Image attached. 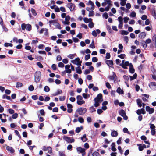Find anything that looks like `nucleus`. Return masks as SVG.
<instances>
[{"label": "nucleus", "instance_id": "1", "mask_svg": "<svg viewBox=\"0 0 156 156\" xmlns=\"http://www.w3.org/2000/svg\"><path fill=\"white\" fill-rule=\"evenodd\" d=\"M94 100L95 101L94 106L95 107H97L103 101L102 94L100 93L98 94L97 97L94 98Z\"/></svg>", "mask_w": 156, "mask_h": 156}, {"label": "nucleus", "instance_id": "2", "mask_svg": "<svg viewBox=\"0 0 156 156\" xmlns=\"http://www.w3.org/2000/svg\"><path fill=\"white\" fill-rule=\"evenodd\" d=\"M35 82L37 83L40 81L41 79V73L40 71H37L35 72L34 74Z\"/></svg>", "mask_w": 156, "mask_h": 156}, {"label": "nucleus", "instance_id": "3", "mask_svg": "<svg viewBox=\"0 0 156 156\" xmlns=\"http://www.w3.org/2000/svg\"><path fill=\"white\" fill-rule=\"evenodd\" d=\"M31 26L29 24H26L23 23L21 24V28L22 30H24L25 29L28 31H30L31 30Z\"/></svg>", "mask_w": 156, "mask_h": 156}, {"label": "nucleus", "instance_id": "4", "mask_svg": "<svg viewBox=\"0 0 156 156\" xmlns=\"http://www.w3.org/2000/svg\"><path fill=\"white\" fill-rule=\"evenodd\" d=\"M87 112V109L84 108H78L76 111V113H77L79 115H83Z\"/></svg>", "mask_w": 156, "mask_h": 156}, {"label": "nucleus", "instance_id": "5", "mask_svg": "<svg viewBox=\"0 0 156 156\" xmlns=\"http://www.w3.org/2000/svg\"><path fill=\"white\" fill-rule=\"evenodd\" d=\"M71 62L74 64H76L78 66H81L82 61H80V58L77 57L75 59L71 60Z\"/></svg>", "mask_w": 156, "mask_h": 156}, {"label": "nucleus", "instance_id": "6", "mask_svg": "<svg viewBox=\"0 0 156 156\" xmlns=\"http://www.w3.org/2000/svg\"><path fill=\"white\" fill-rule=\"evenodd\" d=\"M149 124L150 125L151 134L153 136H154L156 133L155 126L154 124L151 123H150Z\"/></svg>", "mask_w": 156, "mask_h": 156}, {"label": "nucleus", "instance_id": "7", "mask_svg": "<svg viewBox=\"0 0 156 156\" xmlns=\"http://www.w3.org/2000/svg\"><path fill=\"white\" fill-rule=\"evenodd\" d=\"M66 6L70 9L71 11H73L75 7V5L71 3L67 4Z\"/></svg>", "mask_w": 156, "mask_h": 156}, {"label": "nucleus", "instance_id": "8", "mask_svg": "<svg viewBox=\"0 0 156 156\" xmlns=\"http://www.w3.org/2000/svg\"><path fill=\"white\" fill-rule=\"evenodd\" d=\"M70 17L69 15L66 16L65 18V21H62L63 23L65 25H69L70 24L69 20Z\"/></svg>", "mask_w": 156, "mask_h": 156}, {"label": "nucleus", "instance_id": "9", "mask_svg": "<svg viewBox=\"0 0 156 156\" xmlns=\"http://www.w3.org/2000/svg\"><path fill=\"white\" fill-rule=\"evenodd\" d=\"M63 139L65 141L67 142V143H69L74 142L75 141V140L74 139H71L70 137L68 136H64Z\"/></svg>", "mask_w": 156, "mask_h": 156}, {"label": "nucleus", "instance_id": "10", "mask_svg": "<svg viewBox=\"0 0 156 156\" xmlns=\"http://www.w3.org/2000/svg\"><path fill=\"white\" fill-rule=\"evenodd\" d=\"M145 108L146 111L148 112V113L149 114H152L154 113V108H151L148 106H146Z\"/></svg>", "mask_w": 156, "mask_h": 156}, {"label": "nucleus", "instance_id": "11", "mask_svg": "<svg viewBox=\"0 0 156 156\" xmlns=\"http://www.w3.org/2000/svg\"><path fill=\"white\" fill-rule=\"evenodd\" d=\"M6 150L11 154H13L15 152V150L14 148L11 147L7 146L6 147Z\"/></svg>", "mask_w": 156, "mask_h": 156}, {"label": "nucleus", "instance_id": "12", "mask_svg": "<svg viewBox=\"0 0 156 156\" xmlns=\"http://www.w3.org/2000/svg\"><path fill=\"white\" fill-rule=\"evenodd\" d=\"M149 86L152 89H156V83L151 82L149 84Z\"/></svg>", "mask_w": 156, "mask_h": 156}, {"label": "nucleus", "instance_id": "13", "mask_svg": "<svg viewBox=\"0 0 156 156\" xmlns=\"http://www.w3.org/2000/svg\"><path fill=\"white\" fill-rule=\"evenodd\" d=\"M101 31L99 29H97L96 30H93L92 32V35L94 37H96L97 36L98 34H99L100 33Z\"/></svg>", "mask_w": 156, "mask_h": 156}, {"label": "nucleus", "instance_id": "14", "mask_svg": "<svg viewBox=\"0 0 156 156\" xmlns=\"http://www.w3.org/2000/svg\"><path fill=\"white\" fill-rule=\"evenodd\" d=\"M70 65H67L65 66V68L66 69V71L68 73H71V70L69 69L70 67Z\"/></svg>", "mask_w": 156, "mask_h": 156}, {"label": "nucleus", "instance_id": "15", "mask_svg": "<svg viewBox=\"0 0 156 156\" xmlns=\"http://www.w3.org/2000/svg\"><path fill=\"white\" fill-rule=\"evenodd\" d=\"M106 63L110 67H112L113 65V62L112 60H106L105 61Z\"/></svg>", "mask_w": 156, "mask_h": 156}, {"label": "nucleus", "instance_id": "16", "mask_svg": "<svg viewBox=\"0 0 156 156\" xmlns=\"http://www.w3.org/2000/svg\"><path fill=\"white\" fill-rule=\"evenodd\" d=\"M76 150L79 154L83 152V151L86 150V149L84 148H82L80 147H77L76 148Z\"/></svg>", "mask_w": 156, "mask_h": 156}, {"label": "nucleus", "instance_id": "17", "mask_svg": "<svg viewBox=\"0 0 156 156\" xmlns=\"http://www.w3.org/2000/svg\"><path fill=\"white\" fill-rule=\"evenodd\" d=\"M146 35V34L144 32L140 33L138 35V37L140 39L144 38Z\"/></svg>", "mask_w": 156, "mask_h": 156}, {"label": "nucleus", "instance_id": "18", "mask_svg": "<svg viewBox=\"0 0 156 156\" xmlns=\"http://www.w3.org/2000/svg\"><path fill=\"white\" fill-rule=\"evenodd\" d=\"M143 97L142 99L144 101H148L147 99L149 97V95L146 94H142Z\"/></svg>", "mask_w": 156, "mask_h": 156}, {"label": "nucleus", "instance_id": "19", "mask_svg": "<svg viewBox=\"0 0 156 156\" xmlns=\"http://www.w3.org/2000/svg\"><path fill=\"white\" fill-rule=\"evenodd\" d=\"M116 76V74L114 72L112 73V75L108 77V78L111 80H114V82L115 80V77Z\"/></svg>", "mask_w": 156, "mask_h": 156}, {"label": "nucleus", "instance_id": "20", "mask_svg": "<svg viewBox=\"0 0 156 156\" xmlns=\"http://www.w3.org/2000/svg\"><path fill=\"white\" fill-rule=\"evenodd\" d=\"M129 71L131 73H134L135 70L133 68V66L131 63L129 65Z\"/></svg>", "mask_w": 156, "mask_h": 156}, {"label": "nucleus", "instance_id": "21", "mask_svg": "<svg viewBox=\"0 0 156 156\" xmlns=\"http://www.w3.org/2000/svg\"><path fill=\"white\" fill-rule=\"evenodd\" d=\"M111 135L112 137H116L118 135V133L116 131L111 130Z\"/></svg>", "mask_w": 156, "mask_h": 156}, {"label": "nucleus", "instance_id": "22", "mask_svg": "<svg viewBox=\"0 0 156 156\" xmlns=\"http://www.w3.org/2000/svg\"><path fill=\"white\" fill-rule=\"evenodd\" d=\"M75 69L77 73L79 74H81L82 73V71L80 66H79L78 67H76Z\"/></svg>", "mask_w": 156, "mask_h": 156}, {"label": "nucleus", "instance_id": "23", "mask_svg": "<svg viewBox=\"0 0 156 156\" xmlns=\"http://www.w3.org/2000/svg\"><path fill=\"white\" fill-rule=\"evenodd\" d=\"M62 93V90L60 89H58L57 91L54 93V94H53L52 95L54 96H57L59 94H60Z\"/></svg>", "mask_w": 156, "mask_h": 156}, {"label": "nucleus", "instance_id": "24", "mask_svg": "<svg viewBox=\"0 0 156 156\" xmlns=\"http://www.w3.org/2000/svg\"><path fill=\"white\" fill-rule=\"evenodd\" d=\"M116 92L119 94H124V92L123 90L121 89L120 87L118 88L116 90Z\"/></svg>", "mask_w": 156, "mask_h": 156}, {"label": "nucleus", "instance_id": "25", "mask_svg": "<svg viewBox=\"0 0 156 156\" xmlns=\"http://www.w3.org/2000/svg\"><path fill=\"white\" fill-rule=\"evenodd\" d=\"M137 105L138 106L141 107L142 106V101L141 99H138L136 100Z\"/></svg>", "mask_w": 156, "mask_h": 156}, {"label": "nucleus", "instance_id": "26", "mask_svg": "<svg viewBox=\"0 0 156 156\" xmlns=\"http://www.w3.org/2000/svg\"><path fill=\"white\" fill-rule=\"evenodd\" d=\"M140 43H141V45L144 48H147V44L146 43V42L144 41V40L142 41Z\"/></svg>", "mask_w": 156, "mask_h": 156}, {"label": "nucleus", "instance_id": "27", "mask_svg": "<svg viewBox=\"0 0 156 156\" xmlns=\"http://www.w3.org/2000/svg\"><path fill=\"white\" fill-rule=\"evenodd\" d=\"M111 149L113 151H115L116 149L115 147V144L114 143H112L111 144Z\"/></svg>", "mask_w": 156, "mask_h": 156}, {"label": "nucleus", "instance_id": "28", "mask_svg": "<svg viewBox=\"0 0 156 156\" xmlns=\"http://www.w3.org/2000/svg\"><path fill=\"white\" fill-rule=\"evenodd\" d=\"M151 14L153 16L154 18L156 19V13L155 12V10L154 9H153L151 11Z\"/></svg>", "mask_w": 156, "mask_h": 156}, {"label": "nucleus", "instance_id": "29", "mask_svg": "<svg viewBox=\"0 0 156 156\" xmlns=\"http://www.w3.org/2000/svg\"><path fill=\"white\" fill-rule=\"evenodd\" d=\"M119 113L122 116H123L126 114L125 112L122 109H121L119 111Z\"/></svg>", "mask_w": 156, "mask_h": 156}, {"label": "nucleus", "instance_id": "30", "mask_svg": "<svg viewBox=\"0 0 156 156\" xmlns=\"http://www.w3.org/2000/svg\"><path fill=\"white\" fill-rule=\"evenodd\" d=\"M86 134H84L83 136L81 137L82 140L83 142H85L87 140V138L86 137Z\"/></svg>", "mask_w": 156, "mask_h": 156}, {"label": "nucleus", "instance_id": "31", "mask_svg": "<svg viewBox=\"0 0 156 156\" xmlns=\"http://www.w3.org/2000/svg\"><path fill=\"white\" fill-rule=\"evenodd\" d=\"M2 98L3 99L6 98L7 99L10 100L11 99V98L10 96H8L5 94L2 96Z\"/></svg>", "mask_w": 156, "mask_h": 156}, {"label": "nucleus", "instance_id": "32", "mask_svg": "<svg viewBox=\"0 0 156 156\" xmlns=\"http://www.w3.org/2000/svg\"><path fill=\"white\" fill-rule=\"evenodd\" d=\"M44 90L46 92H48L50 90V89L48 86H46L44 88Z\"/></svg>", "mask_w": 156, "mask_h": 156}, {"label": "nucleus", "instance_id": "33", "mask_svg": "<svg viewBox=\"0 0 156 156\" xmlns=\"http://www.w3.org/2000/svg\"><path fill=\"white\" fill-rule=\"evenodd\" d=\"M78 120L79 122L81 123H83L84 122L83 119L82 117H79L78 118Z\"/></svg>", "mask_w": 156, "mask_h": 156}, {"label": "nucleus", "instance_id": "34", "mask_svg": "<svg viewBox=\"0 0 156 156\" xmlns=\"http://www.w3.org/2000/svg\"><path fill=\"white\" fill-rule=\"evenodd\" d=\"M89 47L92 48H95L94 42V40L92 41L91 44L90 45Z\"/></svg>", "mask_w": 156, "mask_h": 156}, {"label": "nucleus", "instance_id": "35", "mask_svg": "<svg viewBox=\"0 0 156 156\" xmlns=\"http://www.w3.org/2000/svg\"><path fill=\"white\" fill-rule=\"evenodd\" d=\"M127 0H120L121 2L120 5L121 6H124L126 4V2Z\"/></svg>", "mask_w": 156, "mask_h": 156}, {"label": "nucleus", "instance_id": "36", "mask_svg": "<svg viewBox=\"0 0 156 156\" xmlns=\"http://www.w3.org/2000/svg\"><path fill=\"white\" fill-rule=\"evenodd\" d=\"M128 34L129 32L128 31L124 30H122L121 32V34L122 35H127Z\"/></svg>", "mask_w": 156, "mask_h": 156}, {"label": "nucleus", "instance_id": "37", "mask_svg": "<svg viewBox=\"0 0 156 156\" xmlns=\"http://www.w3.org/2000/svg\"><path fill=\"white\" fill-rule=\"evenodd\" d=\"M104 1L107 2L108 4V6H109V7H111V6L112 5V2L111 0H104Z\"/></svg>", "mask_w": 156, "mask_h": 156}, {"label": "nucleus", "instance_id": "38", "mask_svg": "<svg viewBox=\"0 0 156 156\" xmlns=\"http://www.w3.org/2000/svg\"><path fill=\"white\" fill-rule=\"evenodd\" d=\"M77 103L78 105H81L85 103V101L84 100L77 101Z\"/></svg>", "mask_w": 156, "mask_h": 156}, {"label": "nucleus", "instance_id": "39", "mask_svg": "<svg viewBox=\"0 0 156 156\" xmlns=\"http://www.w3.org/2000/svg\"><path fill=\"white\" fill-rule=\"evenodd\" d=\"M81 129H83L82 127H81V128L77 127L76 128L75 131L76 133H78L80 131Z\"/></svg>", "mask_w": 156, "mask_h": 156}, {"label": "nucleus", "instance_id": "40", "mask_svg": "<svg viewBox=\"0 0 156 156\" xmlns=\"http://www.w3.org/2000/svg\"><path fill=\"white\" fill-rule=\"evenodd\" d=\"M82 95L85 99H87L90 97L89 94H87L85 93H83Z\"/></svg>", "mask_w": 156, "mask_h": 156}, {"label": "nucleus", "instance_id": "41", "mask_svg": "<svg viewBox=\"0 0 156 156\" xmlns=\"http://www.w3.org/2000/svg\"><path fill=\"white\" fill-rule=\"evenodd\" d=\"M77 101H80L83 100V97L81 95H78L76 97Z\"/></svg>", "mask_w": 156, "mask_h": 156}, {"label": "nucleus", "instance_id": "42", "mask_svg": "<svg viewBox=\"0 0 156 156\" xmlns=\"http://www.w3.org/2000/svg\"><path fill=\"white\" fill-rule=\"evenodd\" d=\"M37 65L38 66V67L40 68H43V66L42 64L40 62H38L37 63Z\"/></svg>", "mask_w": 156, "mask_h": 156}, {"label": "nucleus", "instance_id": "43", "mask_svg": "<svg viewBox=\"0 0 156 156\" xmlns=\"http://www.w3.org/2000/svg\"><path fill=\"white\" fill-rule=\"evenodd\" d=\"M118 20L119 23H123L122 18L121 16H119L118 18Z\"/></svg>", "mask_w": 156, "mask_h": 156}, {"label": "nucleus", "instance_id": "44", "mask_svg": "<svg viewBox=\"0 0 156 156\" xmlns=\"http://www.w3.org/2000/svg\"><path fill=\"white\" fill-rule=\"evenodd\" d=\"M13 45L11 43H5L4 44V46L6 47H7L8 46L12 47Z\"/></svg>", "mask_w": 156, "mask_h": 156}, {"label": "nucleus", "instance_id": "45", "mask_svg": "<svg viewBox=\"0 0 156 156\" xmlns=\"http://www.w3.org/2000/svg\"><path fill=\"white\" fill-rule=\"evenodd\" d=\"M123 78L125 80V83L127 84V82L129 80V77L128 76L126 75H124L123 76Z\"/></svg>", "mask_w": 156, "mask_h": 156}, {"label": "nucleus", "instance_id": "46", "mask_svg": "<svg viewBox=\"0 0 156 156\" xmlns=\"http://www.w3.org/2000/svg\"><path fill=\"white\" fill-rule=\"evenodd\" d=\"M58 154L59 156H66L65 154V152L64 151H59Z\"/></svg>", "mask_w": 156, "mask_h": 156}, {"label": "nucleus", "instance_id": "47", "mask_svg": "<svg viewBox=\"0 0 156 156\" xmlns=\"http://www.w3.org/2000/svg\"><path fill=\"white\" fill-rule=\"evenodd\" d=\"M99 153L97 151L94 152L92 154V156H99Z\"/></svg>", "mask_w": 156, "mask_h": 156}, {"label": "nucleus", "instance_id": "48", "mask_svg": "<svg viewBox=\"0 0 156 156\" xmlns=\"http://www.w3.org/2000/svg\"><path fill=\"white\" fill-rule=\"evenodd\" d=\"M129 20V19L128 17H124V23H126Z\"/></svg>", "mask_w": 156, "mask_h": 156}, {"label": "nucleus", "instance_id": "49", "mask_svg": "<svg viewBox=\"0 0 156 156\" xmlns=\"http://www.w3.org/2000/svg\"><path fill=\"white\" fill-rule=\"evenodd\" d=\"M136 16V13L133 11L130 14V16L132 17H135Z\"/></svg>", "mask_w": 156, "mask_h": 156}, {"label": "nucleus", "instance_id": "50", "mask_svg": "<svg viewBox=\"0 0 156 156\" xmlns=\"http://www.w3.org/2000/svg\"><path fill=\"white\" fill-rule=\"evenodd\" d=\"M47 150L48 151V153L49 154L52 152V148L50 146L48 147Z\"/></svg>", "mask_w": 156, "mask_h": 156}, {"label": "nucleus", "instance_id": "51", "mask_svg": "<svg viewBox=\"0 0 156 156\" xmlns=\"http://www.w3.org/2000/svg\"><path fill=\"white\" fill-rule=\"evenodd\" d=\"M23 84L21 83L17 82L16 83V87L19 88L22 86Z\"/></svg>", "mask_w": 156, "mask_h": 156}, {"label": "nucleus", "instance_id": "52", "mask_svg": "<svg viewBox=\"0 0 156 156\" xmlns=\"http://www.w3.org/2000/svg\"><path fill=\"white\" fill-rule=\"evenodd\" d=\"M18 114L16 113H15L12 114V117L13 119H16L18 117Z\"/></svg>", "mask_w": 156, "mask_h": 156}, {"label": "nucleus", "instance_id": "53", "mask_svg": "<svg viewBox=\"0 0 156 156\" xmlns=\"http://www.w3.org/2000/svg\"><path fill=\"white\" fill-rule=\"evenodd\" d=\"M66 97L65 96H59V100L60 101H64Z\"/></svg>", "mask_w": 156, "mask_h": 156}, {"label": "nucleus", "instance_id": "54", "mask_svg": "<svg viewBox=\"0 0 156 156\" xmlns=\"http://www.w3.org/2000/svg\"><path fill=\"white\" fill-rule=\"evenodd\" d=\"M28 89L29 91H32L34 89V87L32 85H30L28 88Z\"/></svg>", "mask_w": 156, "mask_h": 156}, {"label": "nucleus", "instance_id": "55", "mask_svg": "<svg viewBox=\"0 0 156 156\" xmlns=\"http://www.w3.org/2000/svg\"><path fill=\"white\" fill-rule=\"evenodd\" d=\"M98 61V58L96 57H93L92 58V61L94 62H95Z\"/></svg>", "mask_w": 156, "mask_h": 156}, {"label": "nucleus", "instance_id": "56", "mask_svg": "<svg viewBox=\"0 0 156 156\" xmlns=\"http://www.w3.org/2000/svg\"><path fill=\"white\" fill-rule=\"evenodd\" d=\"M88 26L90 28H92L94 26V24L93 22L90 23L88 24Z\"/></svg>", "mask_w": 156, "mask_h": 156}, {"label": "nucleus", "instance_id": "57", "mask_svg": "<svg viewBox=\"0 0 156 156\" xmlns=\"http://www.w3.org/2000/svg\"><path fill=\"white\" fill-rule=\"evenodd\" d=\"M103 16L105 19H107L108 17V13L106 12H105L103 14Z\"/></svg>", "mask_w": 156, "mask_h": 156}, {"label": "nucleus", "instance_id": "58", "mask_svg": "<svg viewBox=\"0 0 156 156\" xmlns=\"http://www.w3.org/2000/svg\"><path fill=\"white\" fill-rule=\"evenodd\" d=\"M58 66L59 67L63 68L64 66V64L62 62H60L58 63Z\"/></svg>", "mask_w": 156, "mask_h": 156}, {"label": "nucleus", "instance_id": "59", "mask_svg": "<svg viewBox=\"0 0 156 156\" xmlns=\"http://www.w3.org/2000/svg\"><path fill=\"white\" fill-rule=\"evenodd\" d=\"M126 55L124 54H121L120 55H118V57L122 59H123L124 58Z\"/></svg>", "mask_w": 156, "mask_h": 156}, {"label": "nucleus", "instance_id": "60", "mask_svg": "<svg viewBox=\"0 0 156 156\" xmlns=\"http://www.w3.org/2000/svg\"><path fill=\"white\" fill-rule=\"evenodd\" d=\"M15 132L16 133V134L17 135V136H18L19 138L20 139L21 138V136L20 135L19 132L17 130H15Z\"/></svg>", "mask_w": 156, "mask_h": 156}, {"label": "nucleus", "instance_id": "61", "mask_svg": "<svg viewBox=\"0 0 156 156\" xmlns=\"http://www.w3.org/2000/svg\"><path fill=\"white\" fill-rule=\"evenodd\" d=\"M90 54L87 55L85 57V60L86 61L88 59H89L90 58Z\"/></svg>", "mask_w": 156, "mask_h": 156}, {"label": "nucleus", "instance_id": "62", "mask_svg": "<svg viewBox=\"0 0 156 156\" xmlns=\"http://www.w3.org/2000/svg\"><path fill=\"white\" fill-rule=\"evenodd\" d=\"M51 68L54 70H56V65L55 64H53L51 66Z\"/></svg>", "mask_w": 156, "mask_h": 156}, {"label": "nucleus", "instance_id": "63", "mask_svg": "<svg viewBox=\"0 0 156 156\" xmlns=\"http://www.w3.org/2000/svg\"><path fill=\"white\" fill-rule=\"evenodd\" d=\"M40 113L41 115L42 116H44L45 115V112L43 109H41L40 110Z\"/></svg>", "mask_w": 156, "mask_h": 156}, {"label": "nucleus", "instance_id": "64", "mask_svg": "<svg viewBox=\"0 0 156 156\" xmlns=\"http://www.w3.org/2000/svg\"><path fill=\"white\" fill-rule=\"evenodd\" d=\"M147 16L146 15H144L142 16L141 19L142 20H144L147 19Z\"/></svg>", "mask_w": 156, "mask_h": 156}]
</instances>
